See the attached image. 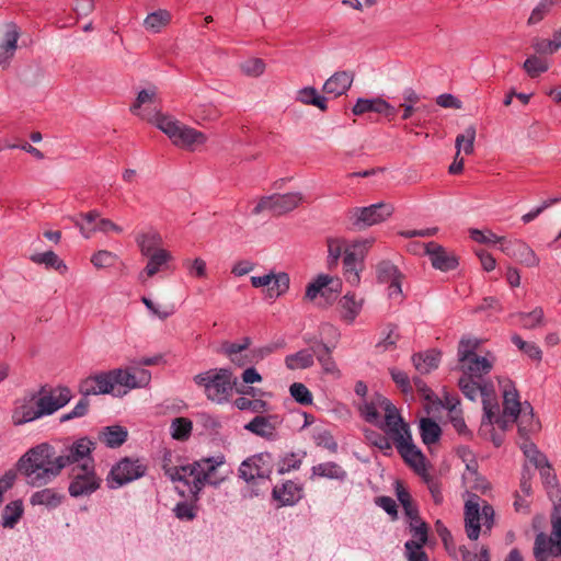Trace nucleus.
<instances>
[{"label":"nucleus","instance_id":"obj_62","mask_svg":"<svg viewBox=\"0 0 561 561\" xmlns=\"http://www.w3.org/2000/svg\"><path fill=\"white\" fill-rule=\"evenodd\" d=\"M290 396L300 404L309 405L312 403V393L301 382H294L290 388Z\"/></svg>","mask_w":561,"mask_h":561},{"label":"nucleus","instance_id":"obj_51","mask_svg":"<svg viewBox=\"0 0 561 561\" xmlns=\"http://www.w3.org/2000/svg\"><path fill=\"white\" fill-rule=\"evenodd\" d=\"M403 103L400 106L403 108L402 119H409L414 112L421 110L420 106H415L421 96L411 88L405 89L402 92Z\"/></svg>","mask_w":561,"mask_h":561},{"label":"nucleus","instance_id":"obj_2","mask_svg":"<svg viewBox=\"0 0 561 561\" xmlns=\"http://www.w3.org/2000/svg\"><path fill=\"white\" fill-rule=\"evenodd\" d=\"M154 125L170 138L174 146L182 149L195 150L207 140V136L204 133L169 115L157 113L154 115Z\"/></svg>","mask_w":561,"mask_h":561},{"label":"nucleus","instance_id":"obj_11","mask_svg":"<svg viewBox=\"0 0 561 561\" xmlns=\"http://www.w3.org/2000/svg\"><path fill=\"white\" fill-rule=\"evenodd\" d=\"M116 396L126 394L129 390L144 388L149 385L151 374L147 369L116 368L112 369Z\"/></svg>","mask_w":561,"mask_h":561},{"label":"nucleus","instance_id":"obj_26","mask_svg":"<svg viewBox=\"0 0 561 561\" xmlns=\"http://www.w3.org/2000/svg\"><path fill=\"white\" fill-rule=\"evenodd\" d=\"M353 83V76L347 71H337L333 73L323 84V92L340 96L344 94Z\"/></svg>","mask_w":561,"mask_h":561},{"label":"nucleus","instance_id":"obj_56","mask_svg":"<svg viewBox=\"0 0 561 561\" xmlns=\"http://www.w3.org/2000/svg\"><path fill=\"white\" fill-rule=\"evenodd\" d=\"M519 323L525 329H534L543 322V310L540 307L535 308L530 312H519L517 314Z\"/></svg>","mask_w":561,"mask_h":561},{"label":"nucleus","instance_id":"obj_14","mask_svg":"<svg viewBox=\"0 0 561 561\" xmlns=\"http://www.w3.org/2000/svg\"><path fill=\"white\" fill-rule=\"evenodd\" d=\"M500 250L508 257L527 267H536L540 263V259L535 251L525 241L519 239H501Z\"/></svg>","mask_w":561,"mask_h":561},{"label":"nucleus","instance_id":"obj_60","mask_svg":"<svg viewBox=\"0 0 561 561\" xmlns=\"http://www.w3.org/2000/svg\"><path fill=\"white\" fill-rule=\"evenodd\" d=\"M117 255L107 250H100L91 257V263L96 268H106L113 266L117 261Z\"/></svg>","mask_w":561,"mask_h":561},{"label":"nucleus","instance_id":"obj_15","mask_svg":"<svg viewBox=\"0 0 561 561\" xmlns=\"http://www.w3.org/2000/svg\"><path fill=\"white\" fill-rule=\"evenodd\" d=\"M79 391L82 396L115 394L112 370L89 376L81 380Z\"/></svg>","mask_w":561,"mask_h":561},{"label":"nucleus","instance_id":"obj_59","mask_svg":"<svg viewBox=\"0 0 561 561\" xmlns=\"http://www.w3.org/2000/svg\"><path fill=\"white\" fill-rule=\"evenodd\" d=\"M554 3L556 0H540V2L533 9L527 23L529 25L538 24L550 12Z\"/></svg>","mask_w":561,"mask_h":561},{"label":"nucleus","instance_id":"obj_5","mask_svg":"<svg viewBox=\"0 0 561 561\" xmlns=\"http://www.w3.org/2000/svg\"><path fill=\"white\" fill-rule=\"evenodd\" d=\"M101 483L102 479L96 474L95 461H90V465H77L70 470L68 492L75 499L90 496L100 489Z\"/></svg>","mask_w":561,"mask_h":561},{"label":"nucleus","instance_id":"obj_1","mask_svg":"<svg viewBox=\"0 0 561 561\" xmlns=\"http://www.w3.org/2000/svg\"><path fill=\"white\" fill-rule=\"evenodd\" d=\"M18 468L25 476L27 484L33 488L46 485L61 473L59 457L55 448L47 443L28 449L19 459Z\"/></svg>","mask_w":561,"mask_h":561},{"label":"nucleus","instance_id":"obj_10","mask_svg":"<svg viewBox=\"0 0 561 561\" xmlns=\"http://www.w3.org/2000/svg\"><path fill=\"white\" fill-rule=\"evenodd\" d=\"M302 201V194L299 192L264 196L252 209V214L260 215L263 211H271L275 216H280L297 208Z\"/></svg>","mask_w":561,"mask_h":561},{"label":"nucleus","instance_id":"obj_19","mask_svg":"<svg viewBox=\"0 0 561 561\" xmlns=\"http://www.w3.org/2000/svg\"><path fill=\"white\" fill-rule=\"evenodd\" d=\"M354 115H362L368 112L381 114L388 118L397 115V108L381 98L363 99L359 98L353 106Z\"/></svg>","mask_w":561,"mask_h":561},{"label":"nucleus","instance_id":"obj_58","mask_svg":"<svg viewBox=\"0 0 561 561\" xmlns=\"http://www.w3.org/2000/svg\"><path fill=\"white\" fill-rule=\"evenodd\" d=\"M378 279L382 283H390L401 278V273L398 267L391 262L383 261L377 267Z\"/></svg>","mask_w":561,"mask_h":561},{"label":"nucleus","instance_id":"obj_40","mask_svg":"<svg viewBox=\"0 0 561 561\" xmlns=\"http://www.w3.org/2000/svg\"><path fill=\"white\" fill-rule=\"evenodd\" d=\"M76 226L80 229L81 234L89 239L95 231L108 233V232H115V233H122L123 228L115 222H113L110 219L106 218H100L98 222L92 226L91 228H87L84 225H82L79 220H76Z\"/></svg>","mask_w":561,"mask_h":561},{"label":"nucleus","instance_id":"obj_63","mask_svg":"<svg viewBox=\"0 0 561 561\" xmlns=\"http://www.w3.org/2000/svg\"><path fill=\"white\" fill-rule=\"evenodd\" d=\"M174 515L181 520H193L196 517L197 507L194 503L182 501L173 508Z\"/></svg>","mask_w":561,"mask_h":561},{"label":"nucleus","instance_id":"obj_24","mask_svg":"<svg viewBox=\"0 0 561 561\" xmlns=\"http://www.w3.org/2000/svg\"><path fill=\"white\" fill-rule=\"evenodd\" d=\"M146 257H148L147 265L138 275V279L141 283H146L148 278L167 270L168 263L173 259L171 252L168 250L158 251L154 254L147 255Z\"/></svg>","mask_w":561,"mask_h":561},{"label":"nucleus","instance_id":"obj_13","mask_svg":"<svg viewBox=\"0 0 561 561\" xmlns=\"http://www.w3.org/2000/svg\"><path fill=\"white\" fill-rule=\"evenodd\" d=\"M381 404L385 419L380 420L377 426L391 438L393 444L402 438H409L411 434L409 425L403 421L394 404L390 400H381Z\"/></svg>","mask_w":561,"mask_h":561},{"label":"nucleus","instance_id":"obj_46","mask_svg":"<svg viewBox=\"0 0 561 561\" xmlns=\"http://www.w3.org/2000/svg\"><path fill=\"white\" fill-rule=\"evenodd\" d=\"M42 417L37 405L22 404L16 407L12 413V422L14 425H22Z\"/></svg>","mask_w":561,"mask_h":561},{"label":"nucleus","instance_id":"obj_52","mask_svg":"<svg viewBox=\"0 0 561 561\" xmlns=\"http://www.w3.org/2000/svg\"><path fill=\"white\" fill-rule=\"evenodd\" d=\"M556 549L557 546L551 536L548 537L542 533L536 536L534 552L537 558L546 554L558 557L559 554H557Z\"/></svg>","mask_w":561,"mask_h":561},{"label":"nucleus","instance_id":"obj_27","mask_svg":"<svg viewBox=\"0 0 561 561\" xmlns=\"http://www.w3.org/2000/svg\"><path fill=\"white\" fill-rule=\"evenodd\" d=\"M157 99V88L156 87H149L148 89H144L138 92V95L134 102V104L130 106V112L142 119H147L154 124V114L146 113L145 110H142V106L145 104H153Z\"/></svg>","mask_w":561,"mask_h":561},{"label":"nucleus","instance_id":"obj_38","mask_svg":"<svg viewBox=\"0 0 561 561\" xmlns=\"http://www.w3.org/2000/svg\"><path fill=\"white\" fill-rule=\"evenodd\" d=\"M30 260L35 264L45 265L47 268H54L60 274H66L68 271L65 262L54 251L32 254Z\"/></svg>","mask_w":561,"mask_h":561},{"label":"nucleus","instance_id":"obj_42","mask_svg":"<svg viewBox=\"0 0 561 561\" xmlns=\"http://www.w3.org/2000/svg\"><path fill=\"white\" fill-rule=\"evenodd\" d=\"M524 409L518 400V393L515 389L504 392L503 419L508 417L515 422Z\"/></svg>","mask_w":561,"mask_h":561},{"label":"nucleus","instance_id":"obj_37","mask_svg":"<svg viewBox=\"0 0 561 561\" xmlns=\"http://www.w3.org/2000/svg\"><path fill=\"white\" fill-rule=\"evenodd\" d=\"M296 101L305 105H313L321 111H327V98L320 95L316 88L305 87L297 91Z\"/></svg>","mask_w":561,"mask_h":561},{"label":"nucleus","instance_id":"obj_28","mask_svg":"<svg viewBox=\"0 0 561 561\" xmlns=\"http://www.w3.org/2000/svg\"><path fill=\"white\" fill-rule=\"evenodd\" d=\"M334 283L333 277L320 274L317 278L308 284L306 288V298L309 300H313L318 297V295L325 296L327 291L337 293L340 289V282L336 279L335 287H329Z\"/></svg>","mask_w":561,"mask_h":561},{"label":"nucleus","instance_id":"obj_3","mask_svg":"<svg viewBox=\"0 0 561 561\" xmlns=\"http://www.w3.org/2000/svg\"><path fill=\"white\" fill-rule=\"evenodd\" d=\"M194 382L203 387L206 398L217 404L229 400L234 386L232 373L226 368L201 373L194 377Z\"/></svg>","mask_w":561,"mask_h":561},{"label":"nucleus","instance_id":"obj_30","mask_svg":"<svg viewBox=\"0 0 561 561\" xmlns=\"http://www.w3.org/2000/svg\"><path fill=\"white\" fill-rule=\"evenodd\" d=\"M312 350L323 371L335 378H340L341 371L331 356V348L323 342H317L312 345Z\"/></svg>","mask_w":561,"mask_h":561},{"label":"nucleus","instance_id":"obj_64","mask_svg":"<svg viewBox=\"0 0 561 561\" xmlns=\"http://www.w3.org/2000/svg\"><path fill=\"white\" fill-rule=\"evenodd\" d=\"M313 440L317 446L323 447L331 453H336L337 443L332 434L327 430H320L314 433Z\"/></svg>","mask_w":561,"mask_h":561},{"label":"nucleus","instance_id":"obj_9","mask_svg":"<svg viewBox=\"0 0 561 561\" xmlns=\"http://www.w3.org/2000/svg\"><path fill=\"white\" fill-rule=\"evenodd\" d=\"M392 213L393 207L390 204L377 203L366 207H354L350 209L347 218L354 229L362 230L385 221Z\"/></svg>","mask_w":561,"mask_h":561},{"label":"nucleus","instance_id":"obj_4","mask_svg":"<svg viewBox=\"0 0 561 561\" xmlns=\"http://www.w3.org/2000/svg\"><path fill=\"white\" fill-rule=\"evenodd\" d=\"M494 524V508L479 495L470 494L465 503V529L470 540H478L482 527L490 531Z\"/></svg>","mask_w":561,"mask_h":561},{"label":"nucleus","instance_id":"obj_25","mask_svg":"<svg viewBox=\"0 0 561 561\" xmlns=\"http://www.w3.org/2000/svg\"><path fill=\"white\" fill-rule=\"evenodd\" d=\"M135 241L142 256L151 255L158 251L165 250L162 248L163 240L161 234L152 228L138 232Z\"/></svg>","mask_w":561,"mask_h":561},{"label":"nucleus","instance_id":"obj_47","mask_svg":"<svg viewBox=\"0 0 561 561\" xmlns=\"http://www.w3.org/2000/svg\"><path fill=\"white\" fill-rule=\"evenodd\" d=\"M442 434L439 425L432 419H422L420 422V435L425 445L436 443Z\"/></svg>","mask_w":561,"mask_h":561},{"label":"nucleus","instance_id":"obj_43","mask_svg":"<svg viewBox=\"0 0 561 561\" xmlns=\"http://www.w3.org/2000/svg\"><path fill=\"white\" fill-rule=\"evenodd\" d=\"M327 247H328V266L329 268H335L339 265V261L341 255L344 254V250L346 247V241L343 238L329 237L327 238Z\"/></svg>","mask_w":561,"mask_h":561},{"label":"nucleus","instance_id":"obj_35","mask_svg":"<svg viewBox=\"0 0 561 561\" xmlns=\"http://www.w3.org/2000/svg\"><path fill=\"white\" fill-rule=\"evenodd\" d=\"M410 533L412 535V539L405 542V550L423 548L427 541V525L420 518L411 520Z\"/></svg>","mask_w":561,"mask_h":561},{"label":"nucleus","instance_id":"obj_31","mask_svg":"<svg viewBox=\"0 0 561 561\" xmlns=\"http://www.w3.org/2000/svg\"><path fill=\"white\" fill-rule=\"evenodd\" d=\"M312 478H325L330 480L344 481L347 472L334 461L321 462L311 468Z\"/></svg>","mask_w":561,"mask_h":561},{"label":"nucleus","instance_id":"obj_8","mask_svg":"<svg viewBox=\"0 0 561 561\" xmlns=\"http://www.w3.org/2000/svg\"><path fill=\"white\" fill-rule=\"evenodd\" d=\"M147 466L141 459L122 458L110 470L106 483L110 489H117L146 474Z\"/></svg>","mask_w":561,"mask_h":561},{"label":"nucleus","instance_id":"obj_50","mask_svg":"<svg viewBox=\"0 0 561 561\" xmlns=\"http://www.w3.org/2000/svg\"><path fill=\"white\" fill-rule=\"evenodd\" d=\"M481 341L477 337L463 336L458 344V362L468 360L469 358L477 356V350L479 348Z\"/></svg>","mask_w":561,"mask_h":561},{"label":"nucleus","instance_id":"obj_57","mask_svg":"<svg viewBox=\"0 0 561 561\" xmlns=\"http://www.w3.org/2000/svg\"><path fill=\"white\" fill-rule=\"evenodd\" d=\"M366 438L373 446L380 449L385 455H390L392 450L391 438L388 435H383L376 431H369L366 433Z\"/></svg>","mask_w":561,"mask_h":561},{"label":"nucleus","instance_id":"obj_39","mask_svg":"<svg viewBox=\"0 0 561 561\" xmlns=\"http://www.w3.org/2000/svg\"><path fill=\"white\" fill-rule=\"evenodd\" d=\"M381 400L388 399L382 394L377 393L370 402H365L359 408L360 415L365 419V421L376 426L380 423L381 420L379 410L383 411Z\"/></svg>","mask_w":561,"mask_h":561},{"label":"nucleus","instance_id":"obj_22","mask_svg":"<svg viewBox=\"0 0 561 561\" xmlns=\"http://www.w3.org/2000/svg\"><path fill=\"white\" fill-rule=\"evenodd\" d=\"M272 496L279 507L293 506L302 497V489L298 483L289 480L280 485H275Z\"/></svg>","mask_w":561,"mask_h":561},{"label":"nucleus","instance_id":"obj_17","mask_svg":"<svg viewBox=\"0 0 561 561\" xmlns=\"http://www.w3.org/2000/svg\"><path fill=\"white\" fill-rule=\"evenodd\" d=\"M268 459L270 456L264 454L254 455L245 459L239 468L240 478L247 482H251L256 478H267L271 471Z\"/></svg>","mask_w":561,"mask_h":561},{"label":"nucleus","instance_id":"obj_48","mask_svg":"<svg viewBox=\"0 0 561 561\" xmlns=\"http://www.w3.org/2000/svg\"><path fill=\"white\" fill-rule=\"evenodd\" d=\"M289 275L285 272L274 273L272 284L267 287V298L276 299L289 289Z\"/></svg>","mask_w":561,"mask_h":561},{"label":"nucleus","instance_id":"obj_34","mask_svg":"<svg viewBox=\"0 0 561 561\" xmlns=\"http://www.w3.org/2000/svg\"><path fill=\"white\" fill-rule=\"evenodd\" d=\"M314 364V353L311 348H304L285 357V365L290 370L306 369Z\"/></svg>","mask_w":561,"mask_h":561},{"label":"nucleus","instance_id":"obj_53","mask_svg":"<svg viewBox=\"0 0 561 561\" xmlns=\"http://www.w3.org/2000/svg\"><path fill=\"white\" fill-rule=\"evenodd\" d=\"M171 436L176 440H185L191 436L193 423L186 417H176L172 421Z\"/></svg>","mask_w":561,"mask_h":561},{"label":"nucleus","instance_id":"obj_55","mask_svg":"<svg viewBox=\"0 0 561 561\" xmlns=\"http://www.w3.org/2000/svg\"><path fill=\"white\" fill-rule=\"evenodd\" d=\"M233 404L241 411H251L253 413H262L267 410V403L261 399H249L239 397Z\"/></svg>","mask_w":561,"mask_h":561},{"label":"nucleus","instance_id":"obj_44","mask_svg":"<svg viewBox=\"0 0 561 561\" xmlns=\"http://www.w3.org/2000/svg\"><path fill=\"white\" fill-rule=\"evenodd\" d=\"M23 502L15 500L8 503L2 512V526L13 528L23 515Z\"/></svg>","mask_w":561,"mask_h":561},{"label":"nucleus","instance_id":"obj_12","mask_svg":"<svg viewBox=\"0 0 561 561\" xmlns=\"http://www.w3.org/2000/svg\"><path fill=\"white\" fill-rule=\"evenodd\" d=\"M94 449L95 443L88 437H81L75 440L64 449L62 454L58 455L61 470L66 467L72 468L77 465H90V461H94L92 457Z\"/></svg>","mask_w":561,"mask_h":561},{"label":"nucleus","instance_id":"obj_45","mask_svg":"<svg viewBox=\"0 0 561 561\" xmlns=\"http://www.w3.org/2000/svg\"><path fill=\"white\" fill-rule=\"evenodd\" d=\"M480 380L481 379L462 376L458 381L462 393L471 401H474L478 396H482L483 398L486 396L485 388L482 387Z\"/></svg>","mask_w":561,"mask_h":561},{"label":"nucleus","instance_id":"obj_32","mask_svg":"<svg viewBox=\"0 0 561 561\" xmlns=\"http://www.w3.org/2000/svg\"><path fill=\"white\" fill-rule=\"evenodd\" d=\"M128 437V432L124 426L111 425L104 427L99 433V439L110 448L122 446Z\"/></svg>","mask_w":561,"mask_h":561},{"label":"nucleus","instance_id":"obj_33","mask_svg":"<svg viewBox=\"0 0 561 561\" xmlns=\"http://www.w3.org/2000/svg\"><path fill=\"white\" fill-rule=\"evenodd\" d=\"M440 359V353L431 350L425 353L414 354L412 357L413 365L420 374H428L437 368Z\"/></svg>","mask_w":561,"mask_h":561},{"label":"nucleus","instance_id":"obj_7","mask_svg":"<svg viewBox=\"0 0 561 561\" xmlns=\"http://www.w3.org/2000/svg\"><path fill=\"white\" fill-rule=\"evenodd\" d=\"M196 462L187 466L167 468L165 474L173 482L182 483L183 486L176 485V490L181 495L188 494L193 501L198 500V494L205 486V474L198 471Z\"/></svg>","mask_w":561,"mask_h":561},{"label":"nucleus","instance_id":"obj_54","mask_svg":"<svg viewBox=\"0 0 561 561\" xmlns=\"http://www.w3.org/2000/svg\"><path fill=\"white\" fill-rule=\"evenodd\" d=\"M523 68L530 78H536L549 69V64L543 58L533 55L524 61Z\"/></svg>","mask_w":561,"mask_h":561},{"label":"nucleus","instance_id":"obj_16","mask_svg":"<svg viewBox=\"0 0 561 561\" xmlns=\"http://www.w3.org/2000/svg\"><path fill=\"white\" fill-rule=\"evenodd\" d=\"M415 248L423 249L424 253L428 255L432 266L436 270L447 272L455 270L458 265L457 259L449 254L442 245L435 242L416 243Z\"/></svg>","mask_w":561,"mask_h":561},{"label":"nucleus","instance_id":"obj_6","mask_svg":"<svg viewBox=\"0 0 561 561\" xmlns=\"http://www.w3.org/2000/svg\"><path fill=\"white\" fill-rule=\"evenodd\" d=\"M374 241L375 240L371 238L354 240L344 250V277L352 286H357L360 282V272L364 268V260Z\"/></svg>","mask_w":561,"mask_h":561},{"label":"nucleus","instance_id":"obj_36","mask_svg":"<svg viewBox=\"0 0 561 561\" xmlns=\"http://www.w3.org/2000/svg\"><path fill=\"white\" fill-rule=\"evenodd\" d=\"M339 306L342 319L348 323H353L362 310L363 300H356L354 294L347 293L341 298Z\"/></svg>","mask_w":561,"mask_h":561},{"label":"nucleus","instance_id":"obj_29","mask_svg":"<svg viewBox=\"0 0 561 561\" xmlns=\"http://www.w3.org/2000/svg\"><path fill=\"white\" fill-rule=\"evenodd\" d=\"M65 496L53 488H45L34 492L30 497V504L32 506H45L46 508L53 510L58 507Z\"/></svg>","mask_w":561,"mask_h":561},{"label":"nucleus","instance_id":"obj_61","mask_svg":"<svg viewBox=\"0 0 561 561\" xmlns=\"http://www.w3.org/2000/svg\"><path fill=\"white\" fill-rule=\"evenodd\" d=\"M496 410H497V405L495 403H492L491 400L489 398H486V396H485L483 398L484 414H483L482 422L488 423V424L496 423L501 427H504L505 421L503 420V417L496 416Z\"/></svg>","mask_w":561,"mask_h":561},{"label":"nucleus","instance_id":"obj_21","mask_svg":"<svg viewBox=\"0 0 561 561\" xmlns=\"http://www.w3.org/2000/svg\"><path fill=\"white\" fill-rule=\"evenodd\" d=\"M20 32L14 23L5 26L3 39L0 42V66L2 69L9 67L11 59L18 49Z\"/></svg>","mask_w":561,"mask_h":561},{"label":"nucleus","instance_id":"obj_23","mask_svg":"<svg viewBox=\"0 0 561 561\" xmlns=\"http://www.w3.org/2000/svg\"><path fill=\"white\" fill-rule=\"evenodd\" d=\"M494 359L488 356H473L468 360H461L460 369L463 376L476 379H482L483 376L488 375L493 368Z\"/></svg>","mask_w":561,"mask_h":561},{"label":"nucleus","instance_id":"obj_18","mask_svg":"<svg viewBox=\"0 0 561 561\" xmlns=\"http://www.w3.org/2000/svg\"><path fill=\"white\" fill-rule=\"evenodd\" d=\"M280 424L282 419L278 415H257L244 425V430L265 439L274 440Z\"/></svg>","mask_w":561,"mask_h":561},{"label":"nucleus","instance_id":"obj_41","mask_svg":"<svg viewBox=\"0 0 561 561\" xmlns=\"http://www.w3.org/2000/svg\"><path fill=\"white\" fill-rule=\"evenodd\" d=\"M171 21V14L167 10L159 9L154 12L149 13L145 21L144 26L151 33H159Z\"/></svg>","mask_w":561,"mask_h":561},{"label":"nucleus","instance_id":"obj_20","mask_svg":"<svg viewBox=\"0 0 561 561\" xmlns=\"http://www.w3.org/2000/svg\"><path fill=\"white\" fill-rule=\"evenodd\" d=\"M394 445L400 456L410 467H412L417 472L425 470V457L422 451L413 444L411 434L409 435V438H402L394 443Z\"/></svg>","mask_w":561,"mask_h":561},{"label":"nucleus","instance_id":"obj_49","mask_svg":"<svg viewBox=\"0 0 561 561\" xmlns=\"http://www.w3.org/2000/svg\"><path fill=\"white\" fill-rule=\"evenodd\" d=\"M476 139V127L470 125L465 131L456 137V149L457 157H459L460 151L462 150L466 154H471L473 152V144Z\"/></svg>","mask_w":561,"mask_h":561}]
</instances>
